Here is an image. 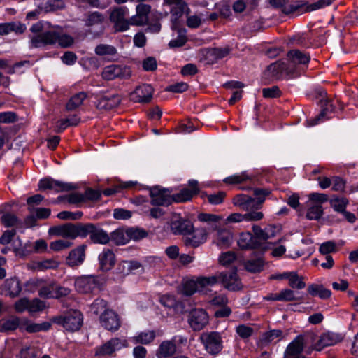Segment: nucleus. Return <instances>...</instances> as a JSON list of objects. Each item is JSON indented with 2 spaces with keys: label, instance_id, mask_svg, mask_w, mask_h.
I'll return each instance as SVG.
<instances>
[{
  "label": "nucleus",
  "instance_id": "f257e3e1",
  "mask_svg": "<svg viewBox=\"0 0 358 358\" xmlns=\"http://www.w3.org/2000/svg\"><path fill=\"white\" fill-rule=\"evenodd\" d=\"M48 234L50 236L70 239H75L77 237L84 238L90 236V240L95 244L106 245L110 242L109 234L99 225L93 223L68 222L50 227Z\"/></svg>",
  "mask_w": 358,
  "mask_h": 358
},
{
  "label": "nucleus",
  "instance_id": "f03ea898",
  "mask_svg": "<svg viewBox=\"0 0 358 358\" xmlns=\"http://www.w3.org/2000/svg\"><path fill=\"white\" fill-rule=\"evenodd\" d=\"M73 38L71 36L53 29L48 30L43 34L35 36L32 39L34 48L52 45L57 43L62 48H68L73 43Z\"/></svg>",
  "mask_w": 358,
  "mask_h": 358
},
{
  "label": "nucleus",
  "instance_id": "7ed1b4c3",
  "mask_svg": "<svg viewBox=\"0 0 358 358\" xmlns=\"http://www.w3.org/2000/svg\"><path fill=\"white\" fill-rule=\"evenodd\" d=\"M271 194V191L266 188H256L254 189L255 198L246 194H238L234 198V203L246 210L260 209L266 197Z\"/></svg>",
  "mask_w": 358,
  "mask_h": 358
},
{
  "label": "nucleus",
  "instance_id": "20e7f679",
  "mask_svg": "<svg viewBox=\"0 0 358 358\" xmlns=\"http://www.w3.org/2000/svg\"><path fill=\"white\" fill-rule=\"evenodd\" d=\"M200 222H206L208 229L213 234L214 243L218 246L224 245V218L222 215L201 213L197 216Z\"/></svg>",
  "mask_w": 358,
  "mask_h": 358
},
{
  "label": "nucleus",
  "instance_id": "39448f33",
  "mask_svg": "<svg viewBox=\"0 0 358 358\" xmlns=\"http://www.w3.org/2000/svg\"><path fill=\"white\" fill-rule=\"evenodd\" d=\"M224 283V273L220 272L212 276H201L196 280H189L183 284L182 294L190 296L206 286H212L217 283Z\"/></svg>",
  "mask_w": 358,
  "mask_h": 358
},
{
  "label": "nucleus",
  "instance_id": "423d86ee",
  "mask_svg": "<svg viewBox=\"0 0 358 358\" xmlns=\"http://www.w3.org/2000/svg\"><path fill=\"white\" fill-rule=\"evenodd\" d=\"M52 322L62 325L69 331H76L82 326L83 315L78 310H73L64 316L54 317Z\"/></svg>",
  "mask_w": 358,
  "mask_h": 358
},
{
  "label": "nucleus",
  "instance_id": "0eeeda50",
  "mask_svg": "<svg viewBox=\"0 0 358 358\" xmlns=\"http://www.w3.org/2000/svg\"><path fill=\"white\" fill-rule=\"evenodd\" d=\"M129 10L126 6H120L114 8L110 15V20L114 23V27L117 31H124L129 28L130 18Z\"/></svg>",
  "mask_w": 358,
  "mask_h": 358
},
{
  "label": "nucleus",
  "instance_id": "6e6552de",
  "mask_svg": "<svg viewBox=\"0 0 358 358\" xmlns=\"http://www.w3.org/2000/svg\"><path fill=\"white\" fill-rule=\"evenodd\" d=\"M168 189L155 186L150 188V203L154 206H169L173 203V196Z\"/></svg>",
  "mask_w": 358,
  "mask_h": 358
},
{
  "label": "nucleus",
  "instance_id": "1a4fd4ad",
  "mask_svg": "<svg viewBox=\"0 0 358 358\" xmlns=\"http://www.w3.org/2000/svg\"><path fill=\"white\" fill-rule=\"evenodd\" d=\"M287 59L289 67L293 68L294 76H297L303 69L301 66L308 64L310 57L299 50H292L287 52Z\"/></svg>",
  "mask_w": 358,
  "mask_h": 358
},
{
  "label": "nucleus",
  "instance_id": "9d476101",
  "mask_svg": "<svg viewBox=\"0 0 358 358\" xmlns=\"http://www.w3.org/2000/svg\"><path fill=\"white\" fill-rule=\"evenodd\" d=\"M127 340L120 338H113L103 345L95 348L94 355L98 357L111 356L115 351L127 347Z\"/></svg>",
  "mask_w": 358,
  "mask_h": 358
},
{
  "label": "nucleus",
  "instance_id": "9b49d317",
  "mask_svg": "<svg viewBox=\"0 0 358 358\" xmlns=\"http://www.w3.org/2000/svg\"><path fill=\"white\" fill-rule=\"evenodd\" d=\"M200 339L206 350L212 355L218 354L222 349V336L218 332L203 333Z\"/></svg>",
  "mask_w": 358,
  "mask_h": 358
},
{
  "label": "nucleus",
  "instance_id": "f8f14e48",
  "mask_svg": "<svg viewBox=\"0 0 358 358\" xmlns=\"http://www.w3.org/2000/svg\"><path fill=\"white\" fill-rule=\"evenodd\" d=\"M170 229L174 235H189L194 229L193 224L189 220L179 215H173L170 221Z\"/></svg>",
  "mask_w": 358,
  "mask_h": 358
},
{
  "label": "nucleus",
  "instance_id": "ddd939ff",
  "mask_svg": "<svg viewBox=\"0 0 358 358\" xmlns=\"http://www.w3.org/2000/svg\"><path fill=\"white\" fill-rule=\"evenodd\" d=\"M131 72L129 66L112 64L106 66L102 72V78L106 80H113L115 78L127 79Z\"/></svg>",
  "mask_w": 358,
  "mask_h": 358
},
{
  "label": "nucleus",
  "instance_id": "4468645a",
  "mask_svg": "<svg viewBox=\"0 0 358 358\" xmlns=\"http://www.w3.org/2000/svg\"><path fill=\"white\" fill-rule=\"evenodd\" d=\"M208 315L202 309H192L189 311L188 323L195 331L202 330L208 324Z\"/></svg>",
  "mask_w": 358,
  "mask_h": 358
},
{
  "label": "nucleus",
  "instance_id": "2eb2a0df",
  "mask_svg": "<svg viewBox=\"0 0 358 358\" xmlns=\"http://www.w3.org/2000/svg\"><path fill=\"white\" fill-rule=\"evenodd\" d=\"M38 187L41 190L53 189L57 192H68L76 189V185L54 180L51 178H45L41 179L38 183Z\"/></svg>",
  "mask_w": 358,
  "mask_h": 358
},
{
  "label": "nucleus",
  "instance_id": "dca6fc26",
  "mask_svg": "<svg viewBox=\"0 0 358 358\" xmlns=\"http://www.w3.org/2000/svg\"><path fill=\"white\" fill-rule=\"evenodd\" d=\"M99 285L98 276L85 275L78 278L75 281V287L78 292L80 293L92 292Z\"/></svg>",
  "mask_w": 358,
  "mask_h": 358
},
{
  "label": "nucleus",
  "instance_id": "f3484780",
  "mask_svg": "<svg viewBox=\"0 0 358 358\" xmlns=\"http://www.w3.org/2000/svg\"><path fill=\"white\" fill-rule=\"evenodd\" d=\"M100 322L106 329L116 331L121 323L118 315L112 310H105L100 316Z\"/></svg>",
  "mask_w": 358,
  "mask_h": 358
},
{
  "label": "nucleus",
  "instance_id": "a211bd4d",
  "mask_svg": "<svg viewBox=\"0 0 358 358\" xmlns=\"http://www.w3.org/2000/svg\"><path fill=\"white\" fill-rule=\"evenodd\" d=\"M96 107L99 110H108L118 106L121 102L119 94L99 95L96 94Z\"/></svg>",
  "mask_w": 358,
  "mask_h": 358
},
{
  "label": "nucleus",
  "instance_id": "6ab92c4d",
  "mask_svg": "<svg viewBox=\"0 0 358 358\" xmlns=\"http://www.w3.org/2000/svg\"><path fill=\"white\" fill-rule=\"evenodd\" d=\"M189 188H183L179 193L173 194V202L180 203L190 200L194 195L198 194L199 188L198 181L196 180H189Z\"/></svg>",
  "mask_w": 358,
  "mask_h": 358
},
{
  "label": "nucleus",
  "instance_id": "aec40b11",
  "mask_svg": "<svg viewBox=\"0 0 358 358\" xmlns=\"http://www.w3.org/2000/svg\"><path fill=\"white\" fill-rule=\"evenodd\" d=\"M87 245L82 244L71 250L66 259V264L70 267L81 265L85 259Z\"/></svg>",
  "mask_w": 358,
  "mask_h": 358
},
{
  "label": "nucleus",
  "instance_id": "412c9836",
  "mask_svg": "<svg viewBox=\"0 0 358 358\" xmlns=\"http://www.w3.org/2000/svg\"><path fill=\"white\" fill-rule=\"evenodd\" d=\"M272 76L275 79H281L283 73H285L287 76H294L293 74V68L289 67L288 62L283 60H278L274 63L271 64L267 67Z\"/></svg>",
  "mask_w": 358,
  "mask_h": 358
},
{
  "label": "nucleus",
  "instance_id": "4be33fe9",
  "mask_svg": "<svg viewBox=\"0 0 358 358\" xmlns=\"http://www.w3.org/2000/svg\"><path fill=\"white\" fill-rule=\"evenodd\" d=\"M136 14L130 17V24L134 26H143L148 22V15L151 6L148 4L139 3L136 8Z\"/></svg>",
  "mask_w": 358,
  "mask_h": 358
},
{
  "label": "nucleus",
  "instance_id": "5701e85b",
  "mask_svg": "<svg viewBox=\"0 0 358 358\" xmlns=\"http://www.w3.org/2000/svg\"><path fill=\"white\" fill-rule=\"evenodd\" d=\"M153 94V88L150 85L145 84L137 87L131 94V99L134 102L149 103Z\"/></svg>",
  "mask_w": 358,
  "mask_h": 358
},
{
  "label": "nucleus",
  "instance_id": "b1692460",
  "mask_svg": "<svg viewBox=\"0 0 358 358\" xmlns=\"http://www.w3.org/2000/svg\"><path fill=\"white\" fill-rule=\"evenodd\" d=\"M237 243L242 250L263 248V243L254 238L253 235L248 231L240 234Z\"/></svg>",
  "mask_w": 358,
  "mask_h": 358
},
{
  "label": "nucleus",
  "instance_id": "393cba45",
  "mask_svg": "<svg viewBox=\"0 0 358 358\" xmlns=\"http://www.w3.org/2000/svg\"><path fill=\"white\" fill-rule=\"evenodd\" d=\"M99 270L107 272L112 269L115 264V255L112 250L103 249L98 257Z\"/></svg>",
  "mask_w": 358,
  "mask_h": 358
},
{
  "label": "nucleus",
  "instance_id": "a878e982",
  "mask_svg": "<svg viewBox=\"0 0 358 358\" xmlns=\"http://www.w3.org/2000/svg\"><path fill=\"white\" fill-rule=\"evenodd\" d=\"M304 348V337L297 336L287 347L284 357L301 356Z\"/></svg>",
  "mask_w": 358,
  "mask_h": 358
},
{
  "label": "nucleus",
  "instance_id": "bb28decb",
  "mask_svg": "<svg viewBox=\"0 0 358 358\" xmlns=\"http://www.w3.org/2000/svg\"><path fill=\"white\" fill-rule=\"evenodd\" d=\"M2 289L7 292V295L10 297L15 298L22 291L20 280L17 277L8 278L4 281Z\"/></svg>",
  "mask_w": 358,
  "mask_h": 358
},
{
  "label": "nucleus",
  "instance_id": "cd10ccee",
  "mask_svg": "<svg viewBox=\"0 0 358 358\" xmlns=\"http://www.w3.org/2000/svg\"><path fill=\"white\" fill-rule=\"evenodd\" d=\"M186 10H189L187 3H182L179 6H173L171 9V29H176L180 27L181 20L180 18L182 17Z\"/></svg>",
  "mask_w": 358,
  "mask_h": 358
},
{
  "label": "nucleus",
  "instance_id": "c85d7f7f",
  "mask_svg": "<svg viewBox=\"0 0 358 358\" xmlns=\"http://www.w3.org/2000/svg\"><path fill=\"white\" fill-rule=\"evenodd\" d=\"M241 288L242 285L237 275L236 267L234 266L229 273H225V289L230 291H238Z\"/></svg>",
  "mask_w": 358,
  "mask_h": 358
},
{
  "label": "nucleus",
  "instance_id": "c756f323",
  "mask_svg": "<svg viewBox=\"0 0 358 358\" xmlns=\"http://www.w3.org/2000/svg\"><path fill=\"white\" fill-rule=\"evenodd\" d=\"M17 328H19L20 331H24L22 319L15 316H13L7 320H2L0 324V331L2 332L14 331Z\"/></svg>",
  "mask_w": 358,
  "mask_h": 358
},
{
  "label": "nucleus",
  "instance_id": "7c9ffc66",
  "mask_svg": "<svg viewBox=\"0 0 358 358\" xmlns=\"http://www.w3.org/2000/svg\"><path fill=\"white\" fill-rule=\"evenodd\" d=\"M206 239V233L203 231H197L191 236L183 237V243L187 247L197 248L203 243Z\"/></svg>",
  "mask_w": 358,
  "mask_h": 358
},
{
  "label": "nucleus",
  "instance_id": "2f4dec72",
  "mask_svg": "<svg viewBox=\"0 0 358 358\" xmlns=\"http://www.w3.org/2000/svg\"><path fill=\"white\" fill-rule=\"evenodd\" d=\"M22 325L24 330L28 333H36L39 331H47L51 327V323L49 322H43L42 323H30L26 318H22Z\"/></svg>",
  "mask_w": 358,
  "mask_h": 358
},
{
  "label": "nucleus",
  "instance_id": "473e14b6",
  "mask_svg": "<svg viewBox=\"0 0 358 358\" xmlns=\"http://www.w3.org/2000/svg\"><path fill=\"white\" fill-rule=\"evenodd\" d=\"M308 293L312 296H319L321 299L331 297V292L321 284H311L308 287Z\"/></svg>",
  "mask_w": 358,
  "mask_h": 358
},
{
  "label": "nucleus",
  "instance_id": "72a5a7b5",
  "mask_svg": "<svg viewBox=\"0 0 358 358\" xmlns=\"http://www.w3.org/2000/svg\"><path fill=\"white\" fill-rule=\"evenodd\" d=\"M105 20L104 15L98 12H90L85 14L84 20L85 26L87 27H97L101 25Z\"/></svg>",
  "mask_w": 358,
  "mask_h": 358
},
{
  "label": "nucleus",
  "instance_id": "f704fd0d",
  "mask_svg": "<svg viewBox=\"0 0 358 358\" xmlns=\"http://www.w3.org/2000/svg\"><path fill=\"white\" fill-rule=\"evenodd\" d=\"M283 338V333L280 329H273L264 333L260 341L263 345H266L273 341H279Z\"/></svg>",
  "mask_w": 358,
  "mask_h": 358
},
{
  "label": "nucleus",
  "instance_id": "c9c22d12",
  "mask_svg": "<svg viewBox=\"0 0 358 358\" xmlns=\"http://www.w3.org/2000/svg\"><path fill=\"white\" fill-rule=\"evenodd\" d=\"M176 352V345L171 341H163L157 350L158 358H168L171 357Z\"/></svg>",
  "mask_w": 358,
  "mask_h": 358
},
{
  "label": "nucleus",
  "instance_id": "e433bc0d",
  "mask_svg": "<svg viewBox=\"0 0 358 358\" xmlns=\"http://www.w3.org/2000/svg\"><path fill=\"white\" fill-rule=\"evenodd\" d=\"M336 336L331 333L323 334L315 345V350L321 351L324 348L333 345L336 343Z\"/></svg>",
  "mask_w": 358,
  "mask_h": 358
},
{
  "label": "nucleus",
  "instance_id": "4c0bfd02",
  "mask_svg": "<svg viewBox=\"0 0 358 358\" xmlns=\"http://www.w3.org/2000/svg\"><path fill=\"white\" fill-rule=\"evenodd\" d=\"M109 236L110 241H112L117 245H125L129 242V236L127 234V229H117Z\"/></svg>",
  "mask_w": 358,
  "mask_h": 358
},
{
  "label": "nucleus",
  "instance_id": "58836bf2",
  "mask_svg": "<svg viewBox=\"0 0 358 358\" xmlns=\"http://www.w3.org/2000/svg\"><path fill=\"white\" fill-rule=\"evenodd\" d=\"M38 7L45 12H50L64 7L62 0H38Z\"/></svg>",
  "mask_w": 358,
  "mask_h": 358
},
{
  "label": "nucleus",
  "instance_id": "ea45409f",
  "mask_svg": "<svg viewBox=\"0 0 358 358\" xmlns=\"http://www.w3.org/2000/svg\"><path fill=\"white\" fill-rule=\"evenodd\" d=\"M156 337V333L154 330L143 331L133 338L135 343L148 345L152 343Z\"/></svg>",
  "mask_w": 358,
  "mask_h": 358
},
{
  "label": "nucleus",
  "instance_id": "a19ab883",
  "mask_svg": "<svg viewBox=\"0 0 358 358\" xmlns=\"http://www.w3.org/2000/svg\"><path fill=\"white\" fill-rule=\"evenodd\" d=\"M87 98V94L80 92L71 97L66 105L67 110H73L82 105L83 101Z\"/></svg>",
  "mask_w": 358,
  "mask_h": 358
},
{
  "label": "nucleus",
  "instance_id": "79ce46f5",
  "mask_svg": "<svg viewBox=\"0 0 358 358\" xmlns=\"http://www.w3.org/2000/svg\"><path fill=\"white\" fill-rule=\"evenodd\" d=\"M322 108L321 112L317 116L308 121V126H314L318 124L321 118L324 117L329 112H333L334 110V106L328 100L324 101V103L322 104Z\"/></svg>",
  "mask_w": 358,
  "mask_h": 358
},
{
  "label": "nucleus",
  "instance_id": "37998d69",
  "mask_svg": "<svg viewBox=\"0 0 358 358\" xmlns=\"http://www.w3.org/2000/svg\"><path fill=\"white\" fill-rule=\"evenodd\" d=\"M127 234L129 236V241L132 239L134 241H139L148 236V231L139 227H129L127 229Z\"/></svg>",
  "mask_w": 358,
  "mask_h": 358
},
{
  "label": "nucleus",
  "instance_id": "c03bdc74",
  "mask_svg": "<svg viewBox=\"0 0 358 358\" xmlns=\"http://www.w3.org/2000/svg\"><path fill=\"white\" fill-rule=\"evenodd\" d=\"M210 306L215 308H219L218 310H215L214 315L216 317H224V296L218 295L213 297L210 301Z\"/></svg>",
  "mask_w": 358,
  "mask_h": 358
},
{
  "label": "nucleus",
  "instance_id": "a18cd8bd",
  "mask_svg": "<svg viewBox=\"0 0 358 358\" xmlns=\"http://www.w3.org/2000/svg\"><path fill=\"white\" fill-rule=\"evenodd\" d=\"M176 30L177 31L178 34V37L175 39L171 40L169 43V46L171 48L182 47L187 42L185 29L178 28Z\"/></svg>",
  "mask_w": 358,
  "mask_h": 358
},
{
  "label": "nucleus",
  "instance_id": "49530a36",
  "mask_svg": "<svg viewBox=\"0 0 358 358\" xmlns=\"http://www.w3.org/2000/svg\"><path fill=\"white\" fill-rule=\"evenodd\" d=\"M94 52L99 56H115L117 49L110 45L99 44L95 48Z\"/></svg>",
  "mask_w": 358,
  "mask_h": 358
},
{
  "label": "nucleus",
  "instance_id": "de8ad7c7",
  "mask_svg": "<svg viewBox=\"0 0 358 358\" xmlns=\"http://www.w3.org/2000/svg\"><path fill=\"white\" fill-rule=\"evenodd\" d=\"M264 262L262 259L248 260L245 262V268L250 273H259L262 271Z\"/></svg>",
  "mask_w": 358,
  "mask_h": 358
},
{
  "label": "nucleus",
  "instance_id": "09e8293b",
  "mask_svg": "<svg viewBox=\"0 0 358 358\" xmlns=\"http://www.w3.org/2000/svg\"><path fill=\"white\" fill-rule=\"evenodd\" d=\"M80 122V118L74 115L69 118L62 119L59 121L57 132H62L69 126H76Z\"/></svg>",
  "mask_w": 358,
  "mask_h": 358
},
{
  "label": "nucleus",
  "instance_id": "8fccbe9b",
  "mask_svg": "<svg viewBox=\"0 0 358 358\" xmlns=\"http://www.w3.org/2000/svg\"><path fill=\"white\" fill-rule=\"evenodd\" d=\"M323 214V209L321 204H315L310 206L307 211L306 217L312 220H318Z\"/></svg>",
  "mask_w": 358,
  "mask_h": 358
},
{
  "label": "nucleus",
  "instance_id": "3c124183",
  "mask_svg": "<svg viewBox=\"0 0 358 358\" xmlns=\"http://www.w3.org/2000/svg\"><path fill=\"white\" fill-rule=\"evenodd\" d=\"M1 222L6 227H11L20 224V220L15 215L6 213L1 217Z\"/></svg>",
  "mask_w": 358,
  "mask_h": 358
},
{
  "label": "nucleus",
  "instance_id": "603ef678",
  "mask_svg": "<svg viewBox=\"0 0 358 358\" xmlns=\"http://www.w3.org/2000/svg\"><path fill=\"white\" fill-rule=\"evenodd\" d=\"M289 285L292 289H302L306 287V282L303 281V277L299 276L296 272H294L289 280Z\"/></svg>",
  "mask_w": 358,
  "mask_h": 358
},
{
  "label": "nucleus",
  "instance_id": "864d4df0",
  "mask_svg": "<svg viewBox=\"0 0 358 358\" xmlns=\"http://www.w3.org/2000/svg\"><path fill=\"white\" fill-rule=\"evenodd\" d=\"M280 294L281 301H296L303 300V296H296L294 292L290 289H282Z\"/></svg>",
  "mask_w": 358,
  "mask_h": 358
},
{
  "label": "nucleus",
  "instance_id": "5fc2aeb1",
  "mask_svg": "<svg viewBox=\"0 0 358 358\" xmlns=\"http://www.w3.org/2000/svg\"><path fill=\"white\" fill-rule=\"evenodd\" d=\"M252 231L254 233V238L256 240H259L261 243H263V248L262 250H266L267 248L264 246V241L268 240L266 236L267 234L266 229H262L260 227L257 225H254L252 227Z\"/></svg>",
  "mask_w": 358,
  "mask_h": 358
},
{
  "label": "nucleus",
  "instance_id": "6e6d98bb",
  "mask_svg": "<svg viewBox=\"0 0 358 358\" xmlns=\"http://www.w3.org/2000/svg\"><path fill=\"white\" fill-rule=\"evenodd\" d=\"M83 215L81 211H62L57 214V217L63 220H78L82 217Z\"/></svg>",
  "mask_w": 358,
  "mask_h": 358
},
{
  "label": "nucleus",
  "instance_id": "4d7b16f0",
  "mask_svg": "<svg viewBox=\"0 0 358 358\" xmlns=\"http://www.w3.org/2000/svg\"><path fill=\"white\" fill-rule=\"evenodd\" d=\"M73 245V243L70 241L60 239L52 241L50 243V249L54 251H61L64 249L69 248Z\"/></svg>",
  "mask_w": 358,
  "mask_h": 358
},
{
  "label": "nucleus",
  "instance_id": "13d9d810",
  "mask_svg": "<svg viewBox=\"0 0 358 358\" xmlns=\"http://www.w3.org/2000/svg\"><path fill=\"white\" fill-rule=\"evenodd\" d=\"M45 308V303L37 298L33 300H29L28 311L29 313H36L44 310Z\"/></svg>",
  "mask_w": 358,
  "mask_h": 358
},
{
  "label": "nucleus",
  "instance_id": "bf43d9fd",
  "mask_svg": "<svg viewBox=\"0 0 358 358\" xmlns=\"http://www.w3.org/2000/svg\"><path fill=\"white\" fill-rule=\"evenodd\" d=\"M281 91L276 85L262 89V94L265 98H277L281 96Z\"/></svg>",
  "mask_w": 358,
  "mask_h": 358
},
{
  "label": "nucleus",
  "instance_id": "052dcab7",
  "mask_svg": "<svg viewBox=\"0 0 358 358\" xmlns=\"http://www.w3.org/2000/svg\"><path fill=\"white\" fill-rule=\"evenodd\" d=\"M18 120L17 114L14 112L0 113V123L10 124Z\"/></svg>",
  "mask_w": 358,
  "mask_h": 358
},
{
  "label": "nucleus",
  "instance_id": "680f3d73",
  "mask_svg": "<svg viewBox=\"0 0 358 358\" xmlns=\"http://www.w3.org/2000/svg\"><path fill=\"white\" fill-rule=\"evenodd\" d=\"M333 1L334 0H318L316 2L308 5L306 8V11L310 12L324 8L331 5Z\"/></svg>",
  "mask_w": 358,
  "mask_h": 358
},
{
  "label": "nucleus",
  "instance_id": "e2e57ef3",
  "mask_svg": "<svg viewBox=\"0 0 358 358\" xmlns=\"http://www.w3.org/2000/svg\"><path fill=\"white\" fill-rule=\"evenodd\" d=\"M188 89V85L186 83L180 82L170 85L165 88V91L173 93H182Z\"/></svg>",
  "mask_w": 358,
  "mask_h": 358
},
{
  "label": "nucleus",
  "instance_id": "0e129e2a",
  "mask_svg": "<svg viewBox=\"0 0 358 358\" xmlns=\"http://www.w3.org/2000/svg\"><path fill=\"white\" fill-rule=\"evenodd\" d=\"M38 295L44 299L54 298V284L40 287Z\"/></svg>",
  "mask_w": 358,
  "mask_h": 358
},
{
  "label": "nucleus",
  "instance_id": "69168bd1",
  "mask_svg": "<svg viewBox=\"0 0 358 358\" xmlns=\"http://www.w3.org/2000/svg\"><path fill=\"white\" fill-rule=\"evenodd\" d=\"M29 210L31 213H34L37 219H46L50 215V209L46 208H31L29 207Z\"/></svg>",
  "mask_w": 358,
  "mask_h": 358
},
{
  "label": "nucleus",
  "instance_id": "338daca9",
  "mask_svg": "<svg viewBox=\"0 0 358 358\" xmlns=\"http://www.w3.org/2000/svg\"><path fill=\"white\" fill-rule=\"evenodd\" d=\"M348 200L345 198L335 199L331 201V205L334 210L338 213H343L345 210Z\"/></svg>",
  "mask_w": 358,
  "mask_h": 358
},
{
  "label": "nucleus",
  "instance_id": "774afa93",
  "mask_svg": "<svg viewBox=\"0 0 358 358\" xmlns=\"http://www.w3.org/2000/svg\"><path fill=\"white\" fill-rule=\"evenodd\" d=\"M37 352L34 348L26 346L22 348L20 352V358H36Z\"/></svg>",
  "mask_w": 358,
  "mask_h": 358
}]
</instances>
